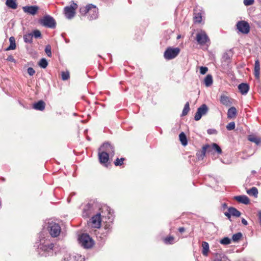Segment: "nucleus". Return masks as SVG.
<instances>
[{
  "label": "nucleus",
  "instance_id": "1",
  "mask_svg": "<svg viewBox=\"0 0 261 261\" xmlns=\"http://www.w3.org/2000/svg\"><path fill=\"white\" fill-rule=\"evenodd\" d=\"M101 216L102 218H108L111 221L113 219V213L111 211L109 207L107 206L102 207L101 208V213H98L92 217L91 221L92 227H100L101 221Z\"/></svg>",
  "mask_w": 261,
  "mask_h": 261
},
{
  "label": "nucleus",
  "instance_id": "2",
  "mask_svg": "<svg viewBox=\"0 0 261 261\" xmlns=\"http://www.w3.org/2000/svg\"><path fill=\"white\" fill-rule=\"evenodd\" d=\"M80 13L82 16H87L90 20L95 19L98 16V8L91 4L81 7Z\"/></svg>",
  "mask_w": 261,
  "mask_h": 261
},
{
  "label": "nucleus",
  "instance_id": "3",
  "mask_svg": "<svg viewBox=\"0 0 261 261\" xmlns=\"http://www.w3.org/2000/svg\"><path fill=\"white\" fill-rule=\"evenodd\" d=\"M54 244L48 241H45L41 243L38 248V253L42 256H49L54 255Z\"/></svg>",
  "mask_w": 261,
  "mask_h": 261
},
{
  "label": "nucleus",
  "instance_id": "4",
  "mask_svg": "<svg viewBox=\"0 0 261 261\" xmlns=\"http://www.w3.org/2000/svg\"><path fill=\"white\" fill-rule=\"evenodd\" d=\"M38 22L42 26L51 29H54L56 27L55 19L49 15H45L39 19Z\"/></svg>",
  "mask_w": 261,
  "mask_h": 261
},
{
  "label": "nucleus",
  "instance_id": "5",
  "mask_svg": "<svg viewBox=\"0 0 261 261\" xmlns=\"http://www.w3.org/2000/svg\"><path fill=\"white\" fill-rule=\"evenodd\" d=\"M80 244L84 248H91L94 245L93 240L87 234H82L79 238Z\"/></svg>",
  "mask_w": 261,
  "mask_h": 261
},
{
  "label": "nucleus",
  "instance_id": "6",
  "mask_svg": "<svg viewBox=\"0 0 261 261\" xmlns=\"http://www.w3.org/2000/svg\"><path fill=\"white\" fill-rule=\"evenodd\" d=\"M180 49L178 47H168L164 52V57L168 60L175 58L179 54Z\"/></svg>",
  "mask_w": 261,
  "mask_h": 261
},
{
  "label": "nucleus",
  "instance_id": "7",
  "mask_svg": "<svg viewBox=\"0 0 261 261\" xmlns=\"http://www.w3.org/2000/svg\"><path fill=\"white\" fill-rule=\"evenodd\" d=\"M77 8V4L73 2L70 6L65 7L64 9V13L66 17L69 19L72 18L75 14V10Z\"/></svg>",
  "mask_w": 261,
  "mask_h": 261
},
{
  "label": "nucleus",
  "instance_id": "8",
  "mask_svg": "<svg viewBox=\"0 0 261 261\" xmlns=\"http://www.w3.org/2000/svg\"><path fill=\"white\" fill-rule=\"evenodd\" d=\"M236 27L239 32L243 34H247L250 32V25L245 20L239 21L236 24Z\"/></svg>",
  "mask_w": 261,
  "mask_h": 261
},
{
  "label": "nucleus",
  "instance_id": "9",
  "mask_svg": "<svg viewBox=\"0 0 261 261\" xmlns=\"http://www.w3.org/2000/svg\"><path fill=\"white\" fill-rule=\"evenodd\" d=\"M196 40L200 45H207L210 40L205 32L201 31L196 34Z\"/></svg>",
  "mask_w": 261,
  "mask_h": 261
},
{
  "label": "nucleus",
  "instance_id": "10",
  "mask_svg": "<svg viewBox=\"0 0 261 261\" xmlns=\"http://www.w3.org/2000/svg\"><path fill=\"white\" fill-rule=\"evenodd\" d=\"M48 229L50 235L53 237H57L60 234L61 232V227L56 223H50L48 226Z\"/></svg>",
  "mask_w": 261,
  "mask_h": 261
},
{
  "label": "nucleus",
  "instance_id": "11",
  "mask_svg": "<svg viewBox=\"0 0 261 261\" xmlns=\"http://www.w3.org/2000/svg\"><path fill=\"white\" fill-rule=\"evenodd\" d=\"M208 111V108L205 104H203L199 108H198L196 113L194 116V119L196 121L199 120L202 116L205 115Z\"/></svg>",
  "mask_w": 261,
  "mask_h": 261
},
{
  "label": "nucleus",
  "instance_id": "12",
  "mask_svg": "<svg viewBox=\"0 0 261 261\" xmlns=\"http://www.w3.org/2000/svg\"><path fill=\"white\" fill-rule=\"evenodd\" d=\"M99 151H106L109 155L113 156L114 155V148L109 143H105L100 146Z\"/></svg>",
  "mask_w": 261,
  "mask_h": 261
},
{
  "label": "nucleus",
  "instance_id": "13",
  "mask_svg": "<svg viewBox=\"0 0 261 261\" xmlns=\"http://www.w3.org/2000/svg\"><path fill=\"white\" fill-rule=\"evenodd\" d=\"M81 257L82 256L78 254L66 253L62 261H80Z\"/></svg>",
  "mask_w": 261,
  "mask_h": 261
},
{
  "label": "nucleus",
  "instance_id": "14",
  "mask_svg": "<svg viewBox=\"0 0 261 261\" xmlns=\"http://www.w3.org/2000/svg\"><path fill=\"white\" fill-rule=\"evenodd\" d=\"M22 9L25 13L34 15L37 13L39 9V7L37 6H27L23 7Z\"/></svg>",
  "mask_w": 261,
  "mask_h": 261
},
{
  "label": "nucleus",
  "instance_id": "15",
  "mask_svg": "<svg viewBox=\"0 0 261 261\" xmlns=\"http://www.w3.org/2000/svg\"><path fill=\"white\" fill-rule=\"evenodd\" d=\"M232 54L231 52L225 53L222 58V63L224 66H228L231 62Z\"/></svg>",
  "mask_w": 261,
  "mask_h": 261
},
{
  "label": "nucleus",
  "instance_id": "16",
  "mask_svg": "<svg viewBox=\"0 0 261 261\" xmlns=\"http://www.w3.org/2000/svg\"><path fill=\"white\" fill-rule=\"evenodd\" d=\"M109 156L110 155H109L106 151L99 150L98 158L101 164H106L109 160Z\"/></svg>",
  "mask_w": 261,
  "mask_h": 261
},
{
  "label": "nucleus",
  "instance_id": "17",
  "mask_svg": "<svg viewBox=\"0 0 261 261\" xmlns=\"http://www.w3.org/2000/svg\"><path fill=\"white\" fill-rule=\"evenodd\" d=\"M92 206L91 204L88 203L85 205L83 210V217L85 218L89 217L92 213Z\"/></svg>",
  "mask_w": 261,
  "mask_h": 261
},
{
  "label": "nucleus",
  "instance_id": "18",
  "mask_svg": "<svg viewBox=\"0 0 261 261\" xmlns=\"http://www.w3.org/2000/svg\"><path fill=\"white\" fill-rule=\"evenodd\" d=\"M260 63L258 59L255 61L254 67V75L255 78L257 80L260 77Z\"/></svg>",
  "mask_w": 261,
  "mask_h": 261
},
{
  "label": "nucleus",
  "instance_id": "19",
  "mask_svg": "<svg viewBox=\"0 0 261 261\" xmlns=\"http://www.w3.org/2000/svg\"><path fill=\"white\" fill-rule=\"evenodd\" d=\"M208 148H210L209 145H204L202 147V150L197 153L196 155L199 160H203L205 156L206 152L208 151Z\"/></svg>",
  "mask_w": 261,
  "mask_h": 261
},
{
  "label": "nucleus",
  "instance_id": "20",
  "mask_svg": "<svg viewBox=\"0 0 261 261\" xmlns=\"http://www.w3.org/2000/svg\"><path fill=\"white\" fill-rule=\"evenodd\" d=\"M234 199L241 203L248 204L249 203L248 197L245 195L237 196L234 197Z\"/></svg>",
  "mask_w": 261,
  "mask_h": 261
},
{
  "label": "nucleus",
  "instance_id": "21",
  "mask_svg": "<svg viewBox=\"0 0 261 261\" xmlns=\"http://www.w3.org/2000/svg\"><path fill=\"white\" fill-rule=\"evenodd\" d=\"M238 89L242 94L245 95L249 90V86L247 84L241 83L238 86Z\"/></svg>",
  "mask_w": 261,
  "mask_h": 261
},
{
  "label": "nucleus",
  "instance_id": "22",
  "mask_svg": "<svg viewBox=\"0 0 261 261\" xmlns=\"http://www.w3.org/2000/svg\"><path fill=\"white\" fill-rule=\"evenodd\" d=\"M45 102L42 100H40L38 102L35 103L33 105V109L36 110L43 111L45 108Z\"/></svg>",
  "mask_w": 261,
  "mask_h": 261
},
{
  "label": "nucleus",
  "instance_id": "23",
  "mask_svg": "<svg viewBox=\"0 0 261 261\" xmlns=\"http://www.w3.org/2000/svg\"><path fill=\"white\" fill-rule=\"evenodd\" d=\"M210 148H208V152L212 151V150H215L218 153L221 154L222 153V150L220 147L216 143H213L212 145H210Z\"/></svg>",
  "mask_w": 261,
  "mask_h": 261
},
{
  "label": "nucleus",
  "instance_id": "24",
  "mask_svg": "<svg viewBox=\"0 0 261 261\" xmlns=\"http://www.w3.org/2000/svg\"><path fill=\"white\" fill-rule=\"evenodd\" d=\"M237 115V109L235 107H232L229 108L227 112V117L228 118H233Z\"/></svg>",
  "mask_w": 261,
  "mask_h": 261
},
{
  "label": "nucleus",
  "instance_id": "25",
  "mask_svg": "<svg viewBox=\"0 0 261 261\" xmlns=\"http://www.w3.org/2000/svg\"><path fill=\"white\" fill-rule=\"evenodd\" d=\"M9 41L10 43V45L6 49V50H13L16 48L15 39L14 37H11L9 38Z\"/></svg>",
  "mask_w": 261,
  "mask_h": 261
},
{
  "label": "nucleus",
  "instance_id": "26",
  "mask_svg": "<svg viewBox=\"0 0 261 261\" xmlns=\"http://www.w3.org/2000/svg\"><path fill=\"white\" fill-rule=\"evenodd\" d=\"M248 139L250 142L255 143L256 145L261 144V139L254 135H249L248 137Z\"/></svg>",
  "mask_w": 261,
  "mask_h": 261
},
{
  "label": "nucleus",
  "instance_id": "27",
  "mask_svg": "<svg viewBox=\"0 0 261 261\" xmlns=\"http://www.w3.org/2000/svg\"><path fill=\"white\" fill-rule=\"evenodd\" d=\"M213 82V77L211 74L207 75L204 80V84L207 87L212 85Z\"/></svg>",
  "mask_w": 261,
  "mask_h": 261
},
{
  "label": "nucleus",
  "instance_id": "28",
  "mask_svg": "<svg viewBox=\"0 0 261 261\" xmlns=\"http://www.w3.org/2000/svg\"><path fill=\"white\" fill-rule=\"evenodd\" d=\"M6 4L9 8L13 9H16L17 7L15 0H7Z\"/></svg>",
  "mask_w": 261,
  "mask_h": 261
},
{
  "label": "nucleus",
  "instance_id": "29",
  "mask_svg": "<svg viewBox=\"0 0 261 261\" xmlns=\"http://www.w3.org/2000/svg\"><path fill=\"white\" fill-rule=\"evenodd\" d=\"M220 102L222 104L226 106H229L230 105L229 99L226 96H221L220 98Z\"/></svg>",
  "mask_w": 261,
  "mask_h": 261
},
{
  "label": "nucleus",
  "instance_id": "30",
  "mask_svg": "<svg viewBox=\"0 0 261 261\" xmlns=\"http://www.w3.org/2000/svg\"><path fill=\"white\" fill-rule=\"evenodd\" d=\"M202 254L206 256L207 255V253L209 251V245H208V243H207L206 242H202Z\"/></svg>",
  "mask_w": 261,
  "mask_h": 261
},
{
  "label": "nucleus",
  "instance_id": "31",
  "mask_svg": "<svg viewBox=\"0 0 261 261\" xmlns=\"http://www.w3.org/2000/svg\"><path fill=\"white\" fill-rule=\"evenodd\" d=\"M228 211L230 213L231 216L235 217H240V216L241 215V213L234 207H229L228 208Z\"/></svg>",
  "mask_w": 261,
  "mask_h": 261
},
{
  "label": "nucleus",
  "instance_id": "32",
  "mask_svg": "<svg viewBox=\"0 0 261 261\" xmlns=\"http://www.w3.org/2000/svg\"><path fill=\"white\" fill-rule=\"evenodd\" d=\"M24 41L26 43H31L33 39V34L28 33L23 36Z\"/></svg>",
  "mask_w": 261,
  "mask_h": 261
},
{
  "label": "nucleus",
  "instance_id": "33",
  "mask_svg": "<svg viewBox=\"0 0 261 261\" xmlns=\"http://www.w3.org/2000/svg\"><path fill=\"white\" fill-rule=\"evenodd\" d=\"M179 137L181 144L184 146H186L187 144V139L186 135L182 132L179 134Z\"/></svg>",
  "mask_w": 261,
  "mask_h": 261
},
{
  "label": "nucleus",
  "instance_id": "34",
  "mask_svg": "<svg viewBox=\"0 0 261 261\" xmlns=\"http://www.w3.org/2000/svg\"><path fill=\"white\" fill-rule=\"evenodd\" d=\"M247 193L250 195L257 196L258 194V190L256 188L252 187L249 190H248L247 191Z\"/></svg>",
  "mask_w": 261,
  "mask_h": 261
},
{
  "label": "nucleus",
  "instance_id": "35",
  "mask_svg": "<svg viewBox=\"0 0 261 261\" xmlns=\"http://www.w3.org/2000/svg\"><path fill=\"white\" fill-rule=\"evenodd\" d=\"M194 20L195 22L200 23L202 21V16L200 12L194 13Z\"/></svg>",
  "mask_w": 261,
  "mask_h": 261
},
{
  "label": "nucleus",
  "instance_id": "36",
  "mask_svg": "<svg viewBox=\"0 0 261 261\" xmlns=\"http://www.w3.org/2000/svg\"><path fill=\"white\" fill-rule=\"evenodd\" d=\"M242 237L241 232H238L232 236V239L233 242H238Z\"/></svg>",
  "mask_w": 261,
  "mask_h": 261
},
{
  "label": "nucleus",
  "instance_id": "37",
  "mask_svg": "<svg viewBox=\"0 0 261 261\" xmlns=\"http://www.w3.org/2000/svg\"><path fill=\"white\" fill-rule=\"evenodd\" d=\"M47 65L48 63L46 60L44 58L41 59L39 62V66L43 68H45L47 67Z\"/></svg>",
  "mask_w": 261,
  "mask_h": 261
},
{
  "label": "nucleus",
  "instance_id": "38",
  "mask_svg": "<svg viewBox=\"0 0 261 261\" xmlns=\"http://www.w3.org/2000/svg\"><path fill=\"white\" fill-rule=\"evenodd\" d=\"M189 110H190V107H189V103L188 102H187L185 106H184V109L182 110V116H186V115H187L188 113L189 112Z\"/></svg>",
  "mask_w": 261,
  "mask_h": 261
},
{
  "label": "nucleus",
  "instance_id": "39",
  "mask_svg": "<svg viewBox=\"0 0 261 261\" xmlns=\"http://www.w3.org/2000/svg\"><path fill=\"white\" fill-rule=\"evenodd\" d=\"M174 238L172 236H169L167 238H166L164 239V242L166 244H173L174 242Z\"/></svg>",
  "mask_w": 261,
  "mask_h": 261
},
{
  "label": "nucleus",
  "instance_id": "40",
  "mask_svg": "<svg viewBox=\"0 0 261 261\" xmlns=\"http://www.w3.org/2000/svg\"><path fill=\"white\" fill-rule=\"evenodd\" d=\"M220 243L223 245H228L231 243V241L228 237H225L220 241Z\"/></svg>",
  "mask_w": 261,
  "mask_h": 261
},
{
  "label": "nucleus",
  "instance_id": "41",
  "mask_svg": "<svg viewBox=\"0 0 261 261\" xmlns=\"http://www.w3.org/2000/svg\"><path fill=\"white\" fill-rule=\"evenodd\" d=\"M62 79L64 81L67 80L69 78V73L68 71H64L62 72Z\"/></svg>",
  "mask_w": 261,
  "mask_h": 261
},
{
  "label": "nucleus",
  "instance_id": "42",
  "mask_svg": "<svg viewBox=\"0 0 261 261\" xmlns=\"http://www.w3.org/2000/svg\"><path fill=\"white\" fill-rule=\"evenodd\" d=\"M124 159L121 158V159L117 158L116 161L114 162V164L115 166H121L123 164Z\"/></svg>",
  "mask_w": 261,
  "mask_h": 261
},
{
  "label": "nucleus",
  "instance_id": "43",
  "mask_svg": "<svg viewBox=\"0 0 261 261\" xmlns=\"http://www.w3.org/2000/svg\"><path fill=\"white\" fill-rule=\"evenodd\" d=\"M235 128V123L234 122H231L226 125V128L228 130L234 129Z\"/></svg>",
  "mask_w": 261,
  "mask_h": 261
},
{
  "label": "nucleus",
  "instance_id": "44",
  "mask_svg": "<svg viewBox=\"0 0 261 261\" xmlns=\"http://www.w3.org/2000/svg\"><path fill=\"white\" fill-rule=\"evenodd\" d=\"M45 51L48 57L51 56V46L49 45L46 46Z\"/></svg>",
  "mask_w": 261,
  "mask_h": 261
},
{
  "label": "nucleus",
  "instance_id": "45",
  "mask_svg": "<svg viewBox=\"0 0 261 261\" xmlns=\"http://www.w3.org/2000/svg\"><path fill=\"white\" fill-rule=\"evenodd\" d=\"M33 36H34L35 38H39L41 36V34L40 31L38 30H34L33 33Z\"/></svg>",
  "mask_w": 261,
  "mask_h": 261
},
{
  "label": "nucleus",
  "instance_id": "46",
  "mask_svg": "<svg viewBox=\"0 0 261 261\" xmlns=\"http://www.w3.org/2000/svg\"><path fill=\"white\" fill-rule=\"evenodd\" d=\"M254 0H244V4L246 6H250L254 4Z\"/></svg>",
  "mask_w": 261,
  "mask_h": 261
},
{
  "label": "nucleus",
  "instance_id": "47",
  "mask_svg": "<svg viewBox=\"0 0 261 261\" xmlns=\"http://www.w3.org/2000/svg\"><path fill=\"white\" fill-rule=\"evenodd\" d=\"M208 71V68L206 67L201 66L200 67V72L201 74H205Z\"/></svg>",
  "mask_w": 261,
  "mask_h": 261
},
{
  "label": "nucleus",
  "instance_id": "48",
  "mask_svg": "<svg viewBox=\"0 0 261 261\" xmlns=\"http://www.w3.org/2000/svg\"><path fill=\"white\" fill-rule=\"evenodd\" d=\"M27 71L28 74L31 76L33 75L35 73V70L32 67H29L27 69Z\"/></svg>",
  "mask_w": 261,
  "mask_h": 261
},
{
  "label": "nucleus",
  "instance_id": "49",
  "mask_svg": "<svg viewBox=\"0 0 261 261\" xmlns=\"http://www.w3.org/2000/svg\"><path fill=\"white\" fill-rule=\"evenodd\" d=\"M6 60L11 62H15V60L12 55L9 56Z\"/></svg>",
  "mask_w": 261,
  "mask_h": 261
},
{
  "label": "nucleus",
  "instance_id": "50",
  "mask_svg": "<svg viewBox=\"0 0 261 261\" xmlns=\"http://www.w3.org/2000/svg\"><path fill=\"white\" fill-rule=\"evenodd\" d=\"M216 133V130L214 129H208L207 130V133L208 134H215Z\"/></svg>",
  "mask_w": 261,
  "mask_h": 261
},
{
  "label": "nucleus",
  "instance_id": "51",
  "mask_svg": "<svg viewBox=\"0 0 261 261\" xmlns=\"http://www.w3.org/2000/svg\"><path fill=\"white\" fill-rule=\"evenodd\" d=\"M224 214H225V215L226 216H227V217L228 218H229L230 217V216H231V215L230 213L228 211V212H225Z\"/></svg>",
  "mask_w": 261,
  "mask_h": 261
},
{
  "label": "nucleus",
  "instance_id": "52",
  "mask_svg": "<svg viewBox=\"0 0 261 261\" xmlns=\"http://www.w3.org/2000/svg\"><path fill=\"white\" fill-rule=\"evenodd\" d=\"M242 223L243 224H244V225H247L248 224V222L247 221V220H246L245 219L243 218L242 219Z\"/></svg>",
  "mask_w": 261,
  "mask_h": 261
},
{
  "label": "nucleus",
  "instance_id": "53",
  "mask_svg": "<svg viewBox=\"0 0 261 261\" xmlns=\"http://www.w3.org/2000/svg\"><path fill=\"white\" fill-rule=\"evenodd\" d=\"M178 230H179V231L180 232L182 233V232H184V231H185V228H184V227H179V228H178Z\"/></svg>",
  "mask_w": 261,
  "mask_h": 261
},
{
  "label": "nucleus",
  "instance_id": "54",
  "mask_svg": "<svg viewBox=\"0 0 261 261\" xmlns=\"http://www.w3.org/2000/svg\"><path fill=\"white\" fill-rule=\"evenodd\" d=\"M258 219L259 220V223L261 224V211L258 212Z\"/></svg>",
  "mask_w": 261,
  "mask_h": 261
},
{
  "label": "nucleus",
  "instance_id": "55",
  "mask_svg": "<svg viewBox=\"0 0 261 261\" xmlns=\"http://www.w3.org/2000/svg\"><path fill=\"white\" fill-rule=\"evenodd\" d=\"M223 258L224 260H223L222 261H227L228 259L226 257L224 256Z\"/></svg>",
  "mask_w": 261,
  "mask_h": 261
},
{
  "label": "nucleus",
  "instance_id": "56",
  "mask_svg": "<svg viewBox=\"0 0 261 261\" xmlns=\"http://www.w3.org/2000/svg\"><path fill=\"white\" fill-rule=\"evenodd\" d=\"M223 207H226V206H227V205H226V203H224V204H223Z\"/></svg>",
  "mask_w": 261,
  "mask_h": 261
},
{
  "label": "nucleus",
  "instance_id": "57",
  "mask_svg": "<svg viewBox=\"0 0 261 261\" xmlns=\"http://www.w3.org/2000/svg\"><path fill=\"white\" fill-rule=\"evenodd\" d=\"M180 38V35H178L177 37V39H178Z\"/></svg>",
  "mask_w": 261,
  "mask_h": 261
},
{
  "label": "nucleus",
  "instance_id": "58",
  "mask_svg": "<svg viewBox=\"0 0 261 261\" xmlns=\"http://www.w3.org/2000/svg\"><path fill=\"white\" fill-rule=\"evenodd\" d=\"M252 173L254 174V173H256V172H255V171L253 170V171H252Z\"/></svg>",
  "mask_w": 261,
  "mask_h": 261
},
{
  "label": "nucleus",
  "instance_id": "59",
  "mask_svg": "<svg viewBox=\"0 0 261 261\" xmlns=\"http://www.w3.org/2000/svg\"><path fill=\"white\" fill-rule=\"evenodd\" d=\"M105 230H106V232H107V233H108V231H109L108 230H107V228H105Z\"/></svg>",
  "mask_w": 261,
  "mask_h": 261
},
{
  "label": "nucleus",
  "instance_id": "60",
  "mask_svg": "<svg viewBox=\"0 0 261 261\" xmlns=\"http://www.w3.org/2000/svg\"><path fill=\"white\" fill-rule=\"evenodd\" d=\"M260 2H261V0H259Z\"/></svg>",
  "mask_w": 261,
  "mask_h": 261
}]
</instances>
